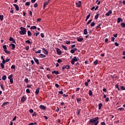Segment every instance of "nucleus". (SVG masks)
Listing matches in <instances>:
<instances>
[{
  "instance_id": "1",
  "label": "nucleus",
  "mask_w": 125,
  "mask_h": 125,
  "mask_svg": "<svg viewBox=\"0 0 125 125\" xmlns=\"http://www.w3.org/2000/svg\"><path fill=\"white\" fill-rule=\"evenodd\" d=\"M99 119V118H98V117L91 119L89 121V124H94V125H95V124H98L99 123V121H98Z\"/></svg>"
},
{
  "instance_id": "2",
  "label": "nucleus",
  "mask_w": 125,
  "mask_h": 125,
  "mask_svg": "<svg viewBox=\"0 0 125 125\" xmlns=\"http://www.w3.org/2000/svg\"><path fill=\"white\" fill-rule=\"evenodd\" d=\"M20 35H26V33H27V31L26 30V28L23 27L22 26L20 28Z\"/></svg>"
},
{
  "instance_id": "3",
  "label": "nucleus",
  "mask_w": 125,
  "mask_h": 125,
  "mask_svg": "<svg viewBox=\"0 0 125 125\" xmlns=\"http://www.w3.org/2000/svg\"><path fill=\"white\" fill-rule=\"evenodd\" d=\"M78 61V58H77V57H74L71 60V63L72 65H74L75 64V62H77Z\"/></svg>"
},
{
  "instance_id": "4",
  "label": "nucleus",
  "mask_w": 125,
  "mask_h": 125,
  "mask_svg": "<svg viewBox=\"0 0 125 125\" xmlns=\"http://www.w3.org/2000/svg\"><path fill=\"white\" fill-rule=\"evenodd\" d=\"M62 70H65V69H66V70H69L70 69V65H63L62 67Z\"/></svg>"
},
{
  "instance_id": "5",
  "label": "nucleus",
  "mask_w": 125,
  "mask_h": 125,
  "mask_svg": "<svg viewBox=\"0 0 125 125\" xmlns=\"http://www.w3.org/2000/svg\"><path fill=\"white\" fill-rule=\"evenodd\" d=\"M49 1H50V0H48L47 1L44 2V3H43V8H45V6H46V5L47 4H48V3H49Z\"/></svg>"
},
{
  "instance_id": "6",
  "label": "nucleus",
  "mask_w": 125,
  "mask_h": 125,
  "mask_svg": "<svg viewBox=\"0 0 125 125\" xmlns=\"http://www.w3.org/2000/svg\"><path fill=\"white\" fill-rule=\"evenodd\" d=\"M10 47H11V49L13 50L15 49V44L14 43H11L10 44Z\"/></svg>"
},
{
  "instance_id": "7",
  "label": "nucleus",
  "mask_w": 125,
  "mask_h": 125,
  "mask_svg": "<svg viewBox=\"0 0 125 125\" xmlns=\"http://www.w3.org/2000/svg\"><path fill=\"white\" fill-rule=\"evenodd\" d=\"M13 6L15 7L16 10H17V11H19V6H18V5H17L16 4H14Z\"/></svg>"
},
{
  "instance_id": "8",
  "label": "nucleus",
  "mask_w": 125,
  "mask_h": 125,
  "mask_svg": "<svg viewBox=\"0 0 125 125\" xmlns=\"http://www.w3.org/2000/svg\"><path fill=\"white\" fill-rule=\"evenodd\" d=\"M9 41L10 42H13L14 43H16V42H15V40H14V39H13L12 37H10V38H9Z\"/></svg>"
},
{
  "instance_id": "9",
  "label": "nucleus",
  "mask_w": 125,
  "mask_h": 125,
  "mask_svg": "<svg viewBox=\"0 0 125 125\" xmlns=\"http://www.w3.org/2000/svg\"><path fill=\"white\" fill-rule=\"evenodd\" d=\"M43 52H44V54H46V55H47L48 54V51L45 49V48H42Z\"/></svg>"
},
{
  "instance_id": "10",
  "label": "nucleus",
  "mask_w": 125,
  "mask_h": 125,
  "mask_svg": "<svg viewBox=\"0 0 125 125\" xmlns=\"http://www.w3.org/2000/svg\"><path fill=\"white\" fill-rule=\"evenodd\" d=\"M39 108L41 110H45V106L44 105H40V106H39Z\"/></svg>"
},
{
  "instance_id": "11",
  "label": "nucleus",
  "mask_w": 125,
  "mask_h": 125,
  "mask_svg": "<svg viewBox=\"0 0 125 125\" xmlns=\"http://www.w3.org/2000/svg\"><path fill=\"white\" fill-rule=\"evenodd\" d=\"M110 14H112V10H109L107 13L105 14L106 16H110Z\"/></svg>"
},
{
  "instance_id": "12",
  "label": "nucleus",
  "mask_w": 125,
  "mask_h": 125,
  "mask_svg": "<svg viewBox=\"0 0 125 125\" xmlns=\"http://www.w3.org/2000/svg\"><path fill=\"white\" fill-rule=\"evenodd\" d=\"M34 60L36 63H37V65H39L40 64V62H39V60L36 58H34Z\"/></svg>"
},
{
  "instance_id": "13",
  "label": "nucleus",
  "mask_w": 125,
  "mask_h": 125,
  "mask_svg": "<svg viewBox=\"0 0 125 125\" xmlns=\"http://www.w3.org/2000/svg\"><path fill=\"white\" fill-rule=\"evenodd\" d=\"M57 53L58 55H61V51H60V49L59 48L57 49Z\"/></svg>"
},
{
  "instance_id": "14",
  "label": "nucleus",
  "mask_w": 125,
  "mask_h": 125,
  "mask_svg": "<svg viewBox=\"0 0 125 125\" xmlns=\"http://www.w3.org/2000/svg\"><path fill=\"white\" fill-rule=\"evenodd\" d=\"M77 41L78 42H83V38H80L78 37Z\"/></svg>"
},
{
  "instance_id": "15",
  "label": "nucleus",
  "mask_w": 125,
  "mask_h": 125,
  "mask_svg": "<svg viewBox=\"0 0 125 125\" xmlns=\"http://www.w3.org/2000/svg\"><path fill=\"white\" fill-rule=\"evenodd\" d=\"M40 57L41 58H44L45 57H46V56L44 55V54H41L40 55H39Z\"/></svg>"
},
{
  "instance_id": "16",
  "label": "nucleus",
  "mask_w": 125,
  "mask_h": 125,
  "mask_svg": "<svg viewBox=\"0 0 125 125\" xmlns=\"http://www.w3.org/2000/svg\"><path fill=\"white\" fill-rule=\"evenodd\" d=\"M121 21H123V19H122V18H118L117 19V23H120Z\"/></svg>"
},
{
  "instance_id": "17",
  "label": "nucleus",
  "mask_w": 125,
  "mask_h": 125,
  "mask_svg": "<svg viewBox=\"0 0 125 125\" xmlns=\"http://www.w3.org/2000/svg\"><path fill=\"white\" fill-rule=\"evenodd\" d=\"M52 74H55V75H59V72L57 71H53L52 72Z\"/></svg>"
},
{
  "instance_id": "18",
  "label": "nucleus",
  "mask_w": 125,
  "mask_h": 125,
  "mask_svg": "<svg viewBox=\"0 0 125 125\" xmlns=\"http://www.w3.org/2000/svg\"><path fill=\"white\" fill-rule=\"evenodd\" d=\"M27 35L28 37H32V33L29 30L27 31Z\"/></svg>"
},
{
  "instance_id": "19",
  "label": "nucleus",
  "mask_w": 125,
  "mask_h": 125,
  "mask_svg": "<svg viewBox=\"0 0 125 125\" xmlns=\"http://www.w3.org/2000/svg\"><path fill=\"white\" fill-rule=\"evenodd\" d=\"M4 63H3V62L0 63V67H1V69L4 68Z\"/></svg>"
},
{
  "instance_id": "20",
  "label": "nucleus",
  "mask_w": 125,
  "mask_h": 125,
  "mask_svg": "<svg viewBox=\"0 0 125 125\" xmlns=\"http://www.w3.org/2000/svg\"><path fill=\"white\" fill-rule=\"evenodd\" d=\"M76 4L77 7H80V6H81V1H79V3L76 2Z\"/></svg>"
},
{
  "instance_id": "21",
  "label": "nucleus",
  "mask_w": 125,
  "mask_h": 125,
  "mask_svg": "<svg viewBox=\"0 0 125 125\" xmlns=\"http://www.w3.org/2000/svg\"><path fill=\"white\" fill-rule=\"evenodd\" d=\"M26 98H25V97L23 96L21 99V101L22 102H24V101H26Z\"/></svg>"
},
{
  "instance_id": "22",
  "label": "nucleus",
  "mask_w": 125,
  "mask_h": 125,
  "mask_svg": "<svg viewBox=\"0 0 125 125\" xmlns=\"http://www.w3.org/2000/svg\"><path fill=\"white\" fill-rule=\"evenodd\" d=\"M39 92H40V88H38L36 89V91H35V94H39Z\"/></svg>"
},
{
  "instance_id": "23",
  "label": "nucleus",
  "mask_w": 125,
  "mask_h": 125,
  "mask_svg": "<svg viewBox=\"0 0 125 125\" xmlns=\"http://www.w3.org/2000/svg\"><path fill=\"white\" fill-rule=\"evenodd\" d=\"M83 34L84 35H87V29H84L83 30Z\"/></svg>"
},
{
  "instance_id": "24",
  "label": "nucleus",
  "mask_w": 125,
  "mask_h": 125,
  "mask_svg": "<svg viewBox=\"0 0 125 125\" xmlns=\"http://www.w3.org/2000/svg\"><path fill=\"white\" fill-rule=\"evenodd\" d=\"M8 103V102H6L5 103H3L1 105L2 107H4L6 105H7V104Z\"/></svg>"
},
{
  "instance_id": "25",
  "label": "nucleus",
  "mask_w": 125,
  "mask_h": 125,
  "mask_svg": "<svg viewBox=\"0 0 125 125\" xmlns=\"http://www.w3.org/2000/svg\"><path fill=\"white\" fill-rule=\"evenodd\" d=\"M99 16V14L97 13L96 15L95 16V20H97V19H98Z\"/></svg>"
},
{
  "instance_id": "26",
  "label": "nucleus",
  "mask_w": 125,
  "mask_h": 125,
  "mask_svg": "<svg viewBox=\"0 0 125 125\" xmlns=\"http://www.w3.org/2000/svg\"><path fill=\"white\" fill-rule=\"evenodd\" d=\"M2 80L3 81H5V80H6V75H3L2 77Z\"/></svg>"
},
{
  "instance_id": "27",
  "label": "nucleus",
  "mask_w": 125,
  "mask_h": 125,
  "mask_svg": "<svg viewBox=\"0 0 125 125\" xmlns=\"http://www.w3.org/2000/svg\"><path fill=\"white\" fill-rule=\"evenodd\" d=\"M102 107V104L100 103L98 105L99 110H101Z\"/></svg>"
},
{
  "instance_id": "28",
  "label": "nucleus",
  "mask_w": 125,
  "mask_h": 125,
  "mask_svg": "<svg viewBox=\"0 0 125 125\" xmlns=\"http://www.w3.org/2000/svg\"><path fill=\"white\" fill-rule=\"evenodd\" d=\"M31 30H35V29H37V26H32L30 27Z\"/></svg>"
},
{
  "instance_id": "29",
  "label": "nucleus",
  "mask_w": 125,
  "mask_h": 125,
  "mask_svg": "<svg viewBox=\"0 0 125 125\" xmlns=\"http://www.w3.org/2000/svg\"><path fill=\"white\" fill-rule=\"evenodd\" d=\"M1 59L2 60V62H3V63H5V60H4L2 56H1Z\"/></svg>"
},
{
  "instance_id": "30",
  "label": "nucleus",
  "mask_w": 125,
  "mask_h": 125,
  "mask_svg": "<svg viewBox=\"0 0 125 125\" xmlns=\"http://www.w3.org/2000/svg\"><path fill=\"white\" fill-rule=\"evenodd\" d=\"M121 27L122 28H125V22H122L121 23Z\"/></svg>"
},
{
  "instance_id": "31",
  "label": "nucleus",
  "mask_w": 125,
  "mask_h": 125,
  "mask_svg": "<svg viewBox=\"0 0 125 125\" xmlns=\"http://www.w3.org/2000/svg\"><path fill=\"white\" fill-rule=\"evenodd\" d=\"M62 47L64 50H67V47H66L65 45H62Z\"/></svg>"
},
{
  "instance_id": "32",
  "label": "nucleus",
  "mask_w": 125,
  "mask_h": 125,
  "mask_svg": "<svg viewBox=\"0 0 125 125\" xmlns=\"http://www.w3.org/2000/svg\"><path fill=\"white\" fill-rule=\"evenodd\" d=\"M4 51L7 54H10V51H7L6 50H4Z\"/></svg>"
},
{
  "instance_id": "33",
  "label": "nucleus",
  "mask_w": 125,
  "mask_h": 125,
  "mask_svg": "<svg viewBox=\"0 0 125 125\" xmlns=\"http://www.w3.org/2000/svg\"><path fill=\"white\" fill-rule=\"evenodd\" d=\"M95 22H92L90 24L91 27H93V26H95Z\"/></svg>"
},
{
  "instance_id": "34",
  "label": "nucleus",
  "mask_w": 125,
  "mask_h": 125,
  "mask_svg": "<svg viewBox=\"0 0 125 125\" xmlns=\"http://www.w3.org/2000/svg\"><path fill=\"white\" fill-rule=\"evenodd\" d=\"M88 94L89 95H90V96H91V95H92V91H91V90H90L89 91Z\"/></svg>"
},
{
  "instance_id": "35",
  "label": "nucleus",
  "mask_w": 125,
  "mask_h": 125,
  "mask_svg": "<svg viewBox=\"0 0 125 125\" xmlns=\"http://www.w3.org/2000/svg\"><path fill=\"white\" fill-rule=\"evenodd\" d=\"M26 43H28V44H30V43H32V42H31V41H30V40H27L26 41H25Z\"/></svg>"
},
{
  "instance_id": "36",
  "label": "nucleus",
  "mask_w": 125,
  "mask_h": 125,
  "mask_svg": "<svg viewBox=\"0 0 125 125\" xmlns=\"http://www.w3.org/2000/svg\"><path fill=\"white\" fill-rule=\"evenodd\" d=\"M0 19L1 21H3V15H0Z\"/></svg>"
},
{
  "instance_id": "37",
  "label": "nucleus",
  "mask_w": 125,
  "mask_h": 125,
  "mask_svg": "<svg viewBox=\"0 0 125 125\" xmlns=\"http://www.w3.org/2000/svg\"><path fill=\"white\" fill-rule=\"evenodd\" d=\"M30 3H31L30 1H27L25 3V5H26V6H27L28 5H30Z\"/></svg>"
},
{
  "instance_id": "38",
  "label": "nucleus",
  "mask_w": 125,
  "mask_h": 125,
  "mask_svg": "<svg viewBox=\"0 0 125 125\" xmlns=\"http://www.w3.org/2000/svg\"><path fill=\"white\" fill-rule=\"evenodd\" d=\"M24 82H25V83H28L29 82V80H28V78H25L24 79Z\"/></svg>"
},
{
  "instance_id": "39",
  "label": "nucleus",
  "mask_w": 125,
  "mask_h": 125,
  "mask_svg": "<svg viewBox=\"0 0 125 125\" xmlns=\"http://www.w3.org/2000/svg\"><path fill=\"white\" fill-rule=\"evenodd\" d=\"M41 50H38V51L35 52V53H36L37 54H39L41 53Z\"/></svg>"
},
{
  "instance_id": "40",
  "label": "nucleus",
  "mask_w": 125,
  "mask_h": 125,
  "mask_svg": "<svg viewBox=\"0 0 125 125\" xmlns=\"http://www.w3.org/2000/svg\"><path fill=\"white\" fill-rule=\"evenodd\" d=\"M3 49H4V50H6V49H7V48L6 47V46L5 45H4L3 46H2Z\"/></svg>"
},
{
  "instance_id": "41",
  "label": "nucleus",
  "mask_w": 125,
  "mask_h": 125,
  "mask_svg": "<svg viewBox=\"0 0 125 125\" xmlns=\"http://www.w3.org/2000/svg\"><path fill=\"white\" fill-rule=\"evenodd\" d=\"M70 52H71V53H72V54H74V53H75V50H74V49H71Z\"/></svg>"
},
{
  "instance_id": "42",
  "label": "nucleus",
  "mask_w": 125,
  "mask_h": 125,
  "mask_svg": "<svg viewBox=\"0 0 125 125\" xmlns=\"http://www.w3.org/2000/svg\"><path fill=\"white\" fill-rule=\"evenodd\" d=\"M10 82L11 83H13V78H11L10 79Z\"/></svg>"
},
{
  "instance_id": "43",
  "label": "nucleus",
  "mask_w": 125,
  "mask_h": 125,
  "mask_svg": "<svg viewBox=\"0 0 125 125\" xmlns=\"http://www.w3.org/2000/svg\"><path fill=\"white\" fill-rule=\"evenodd\" d=\"M121 89L122 90H125V87H124V86H121Z\"/></svg>"
},
{
  "instance_id": "44",
  "label": "nucleus",
  "mask_w": 125,
  "mask_h": 125,
  "mask_svg": "<svg viewBox=\"0 0 125 125\" xmlns=\"http://www.w3.org/2000/svg\"><path fill=\"white\" fill-rule=\"evenodd\" d=\"M58 63H61V62H62V60H61V59H59L57 61Z\"/></svg>"
},
{
  "instance_id": "45",
  "label": "nucleus",
  "mask_w": 125,
  "mask_h": 125,
  "mask_svg": "<svg viewBox=\"0 0 125 125\" xmlns=\"http://www.w3.org/2000/svg\"><path fill=\"white\" fill-rule=\"evenodd\" d=\"M92 21V20H90L87 22V25H89V24H90V22Z\"/></svg>"
},
{
  "instance_id": "46",
  "label": "nucleus",
  "mask_w": 125,
  "mask_h": 125,
  "mask_svg": "<svg viewBox=\"0 0 125 125\" xmlns=\"http://www.w3.org/2000/svg\"><path fill=\"white\" fill-rule=\"evenodd\" d=\"M115 87L116 88H118V90H120V88H119V85L118 84H116L115 85Z\"/></svg>"
},
{
  "instance_id": "47",
  "label": "nucleus",
  "mask_w": 125,
  "mask_h": 125,
  "mask_svg": "<svg viewBox=\"0 0 125 125\" xmlns=\"http://www.w3.org/2000/svg\"><path fill=\"white\" fill-rule=\"evenodd\" d=\"M97 63H98V61H97V60H96V61L94 62V65H97Z\"/></svg>"
},
{
  "instance_id": "48",
  "label": "nucleus",
  "mask_w": 125,
  "mask_h": 125,
  "mask_svg": "<svg viewBox=\"0 0 125 125\" xmlns=\"http://www.w3.org/2000/svg\"><path fill=\"white\" fill-rule=\"evenodd\" d=\"M0 87L1 88V89H2L3 90V89H4V88H3V85L2 84H0Z\"/></svg>"
},
{
  "instance_id": "49",
  "label": "nucleus",
  "mask_w": 125,
  "mask_h": 125,
  "mask_svg": "<svg viewBox=\"0 0 125 125\" xmlns=\"http://www.w3.org/2000/svg\"><path fill=\"white\" fill-rule=\"evenodd\" d=\"M11 69H15V65H12L11 67Z\"/></svg>"
},
{
  "instance_id": "50",
  "label": "nucleus",
  "mask_w": 125,
  "mask_h": 125,
  "mask_svg": "<svg viewBox=\"0 0 125 125\" xmlns=\"http://www.w3.org/2000/svg\"><path fill=\"white\" fill-rule=\"evenodd\" d=\"M26 93H30V90L29 89H27L26 90Z\"/></svg>"
},
{
  "instance_id": "51",
  "label": "nucleus",
  "mask_w": 125,
  "mask_h": 125,
  "mask_svg": "<svg viewBox=\"0 0 125 125\" xmlns=\"http://www.w3.org/2000/svg\"><path fill=\"white\" fill-rule=\"evenodd\" d=\"M34 7H35V8L38 7V3H35V4L34 5Z\"/></svg>"
},
{
  "instance_id": "52",
  "label": "nucleus",
  "mask_w": 125,
  "mask_h": 125,
  "mask_svg": "<svg viewBox=\"0 0 125 125\" xmlns=\"http://www.w3.org/2000/svg\"><path fill=\"white\" fill-rule=\"evenodd\" d=\"M10 60L9 59H7L6 60H5V63H7V62H9V61Z\"/></svg>"
},
{
  "instance_id": "53",
  "label": "nucleus",
  "mask_w": 125,
  "mask_h": 125,
  "mask_svg": "<svg viewBox=\"0 0 125 125\" xmlns=\"http://www.w3.org/2000/svg\"><path fill=\"white\" fill-rule=\"evenodd\" d=\"M10 12L11 13H13V12H14V11L13 10V9H12V8H11V10L10 11Z\"/></svg>"
},
{
  "instance_id": "54",
  "label": "nucleus",
  "mask_w": 125,
  "mask_h": 125,
  "mask_svg": "<svg viewBox=\"0 0 125 125\" xmlns=\"http://www.w3.org/2000/svg\"><path fill=\"white\" fill-rule=\"evenodd\" d=\"M32 116L33 117H36L37 116V113L36 112H34Z\"/></svg>"
},
{
  "instance_id": "55",
  "label": "nucleus",
  "mask_w": 125,
  "mask_h": 125,
  "mask_svg": "<svg viewBox=\"0 0 125 125\" xmlns=\"http://www.w3.org/2000/svg\"><path fill=\"white\" fill-rule=\"evenodd\" d=\"M89 17H90V14H89L86 16V20H88Z\"/></svg>"
},
{
  "instance_id": "56",
  "label": "nucleus",
  "mask_w": 125,
  "mask_h": 125,
  "mask_svg": "<svg viewBox=\"0 0 125 125\" xmlns=\"http://www.w3.org/2000/svg\"><path fill=\"white\" fill-rule=\"evenodd\" d=\"M81 98L77 99V101L78 103H79V102H80V101H81Z\"/></svg>"
},
{
  "instance_id": "57",
  "label": "nucleus",
  "mask_w": 125,
  "mask_h": 125,
  "mask_svg": "<svg viewBox=\"0 0 125 125\" xmlns=\"http://www.w3.org/2000/svg\"><path fill=\"white\" fill-rule=\"evenodd\" d=\"M41 36L42 38H44V34L43 33L41 34Z\"/></svg>"
},
{
  "instance_id": "58",
  "label": "nucleus",
  "mask_w": 125,
  "mask_h": 125,
  "mask_svg": "<svg viewBox=\"0 0 125 125\" xmlns=\"http://www.w3.org/2000/svg\"><path fill=\"white\" fill-rule=\"evenodd\" d=\"M65 43L66 44H70V41H66Z\"/></svg>"
},
{
  "instance_id": "59",
  "label": "nucleus",
  "mask_w": 125,
  "mask_h": 125,
  "mask_svg": "<svg viewBox=\"0 0 125 125\" xmlns=\"http://www.w3.org/2000/svg\"><path fill=\"white\" fill-rule=\"evenodd\" d=\"M55 86L57 87V88H58V87H59V84L58 83H55Z\"/></svg>"
},
{
  "instance_id": "60",
  "label": "nucleus",
  "mask_w": 125,
  "mask_h": 125,
  "mask_svg": "<svg viewBox=\"0 0 125 125\" xmlns=\"http://www.w3.org/2000/svg\"><path fill=\"white\" fill-rule=\"evenodd\" d=\"M114 44H115V46H118L119 45V43H118V42H115L114 43Z\"/></svg>"
},
{
  "instance_id": "61",
  "label": "nucleus",
  "mask_w": 125,
  "mask_h": 125,
  "mask_svg": "<svg viewBox=\"0 0 125 125\" xmlns=\"http://www.w3.org/2000/svg\"><path fill=\"white\" fill-rule=\"evenodd\" d=\"M11 78H12V75H9L8 77V79H11Z\"/></svg>"
},
{
  "instance_id": "62",
  "label": "nucleus",
  "mask_w": 125,
  "mask_h": 125,
  "mask_svg": "<svg viewBox=\"0 0 125 125\" xmlns=\"http://www.w3.org/2000/svg\"><path fill=\"white\" fill-rule=\"evenodd\" d=\"M80 110H79V109H78V110H77V115H80Z\"/></svg>"
},
{
  "instance_id": "63",
  "label": "nucleus",
  "mask_w": 125,
  "mask_h": 125,
  "mask_svg": "<svg viewBox=\"0 0 125 125\" xmlns=\"http://www.w3.org/2000/svg\"><path fill=\"white\" fill-rule=\"evenodd\" d=\"M29 112L30 113H33L34 112V110L32 109L29 110Z\"/></svg>"
},
{
  "instance_id": "64",
  "label": "nucleus",
  "mask_w": 125,
  "mask_h": 125,
  "mask_svg": "<svg viewBox=\"0 0 125 125\" xmlns=\"http://www.w3.org/2000/svg\"><path fill=\"white\" fill-rule=\"evenodd\" d=\"M101 125H106V124H105V122H102Z\"/></svg>"
}]
</instances>
